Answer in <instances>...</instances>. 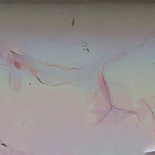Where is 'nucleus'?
<instances>
[{"instance_id": "39448f33", "label": "nucleus", "mask_w": 155, "mask_h": 155, "mask_svg": "<svg viewBox=\"0 0 155 155\" xmlns=\"http://www.w3.org/2000/svg\"><path fill=\"white\" fill-rule=\"evenodd\" d=\"M95 1H96V0H95Z\"/></svg>"}, {"instance_id": "7ed1b4c3", "label": "nucleus", "mask_w": 155, "mask_h": 155, "mask_svg": "<svg viewBox=\"0 0 155 155\" xmlns=\"http://www.w3.org/2000/svg\"><path fill=\"white\" fill-rule=\"evenodd\" d=\"M84 46H86V45H84Z\"/></svg>"}, {"instance_id": "f257e3e1", "label": "nucleus", "mask_w": 155, "mask_h": 155, "mask_svg": "<svg viewBox=\"0 0 155 155\" xmlns=\"http://www.w3.org/2000/svg\"><path fill=\"white\" fill-rule=\"evenodd\" d=\"M40 81L41 82V83H43V84H44V83L43 82H42L40 80Z\"/></svg>"}, {"instance_id": "20e7f679", "label": "nucleus", "mask_w": 155, "mask_h": 155, "mask_svg": "<svg viewBox=\"0 0 155 155\" xmlns=\"http://www.w3.org/2000/svg\"><path fill=\"white\" fill-rule=\"evenodd\" d=\"M73 25V23H72V25Z\"/></svg>"}, {"instance_id": "f03ea898", "label": "nucleus", "mask_w": 155, "mask_h": 155, "mask_svg": "<svg viewBox=\"0 0 155 155\" xmlns=\"http://www.w3.org/2000/svg\"><path fill=\"white\" fill-rule=\"evenodd\" d=\"M99 1H97V4L99 3Z\"/></svg>"}]
</instances>
